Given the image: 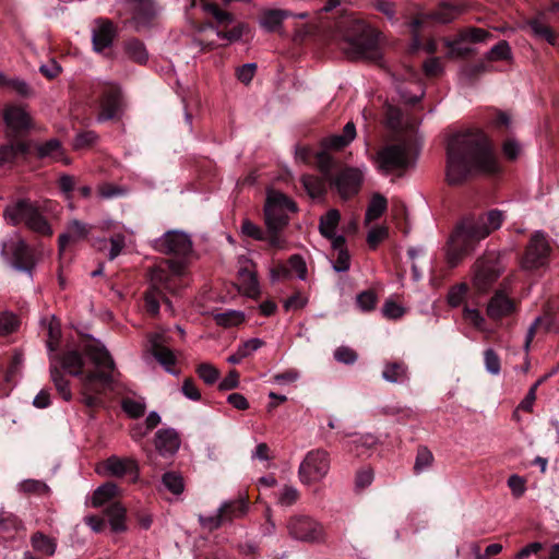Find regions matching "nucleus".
<instances>
[{
  "instance_id": "nucleus-13",
  "label": "nucleus",
  "mask_w": 559,
  "mask_h": 559,
  "mask_svg": "<svg viewBox=\"0 0 559 559\" xmlns=\"http://www.w3.org/2000/svg\"><path fill=\"white\" fill-rule=\"evenodd\" d=\"M491 34L483 28H471L459 32V35L448 41V49L450 53L457 58H468L476 53V50L469 46H463L464 43H484Z\"/></svg>"
},
{
  "instance_id": "nucleus-42",
  "label": "nucleus",
  "mask_w": 559,
  "mask_h": 559,
  "mask_svg": "<svg viewBox=\"0 0 559 559\" xmlns=\"http://www.w3.org/2000/svg\"><path fill=\"white\" fill-rule=\"evenodd\" d=\"M408 380L407 367L403 361L386 362V381L404 384Z\"/></svg>"
},
{
  "instance_id": "nucleus-11",
  "label": "nucleus",
  "mask_w": 559,
  "mask_h": 559,
  "mask_svg": "<svg viewBox=\"0 0 559 559\" xmlns=\"http://www.w3.org/2000/svg\"><path fill=\"white\" fill-rule=\"evenodd\" d=\"M330 469L329 453L317 449L310 451L299 466V477L305 484H311L321 480L326 476Z\"/></svg>"
},
{
  "instance_id": "nucleus-59",
  "label": "nucleus",
  "mask_w": 559,
  "mask_h": 559,
  "mask_svg": "<svg viewBox=\"0 0 559 559\" xmlns=\"http://www.w3.org/2000/svg\"><path fill=\"white\" fill-rule=\"evenodd\" d=\"M241 234L243 236L253 238L255 240H264L265 239V233L262 230V228L249 219L242 221Z\"/></svg>"
},
{
  "instance_id": "nucleus-10",
  "label": "nucleus",
  "mask_w": 559,
  "mask_h": 559,
  "mask_svg": "<svg viewBox=\"0 0 559 559\" xmlns=\"http://www.w3.org/2000/svg\"><path fill=\"white\" fill-rule=\"evenodd\" d=\"M503 272L500 259L495 253H489L475 263L473 285L479 293H486Z\"/></svg>"
},
{
  "instance_id": "nucleus-3",
  "label": "nucleus",
  "mask_w": 559,
  "mask_h": 559,
  "mask_svg": "<svg viewBox=\"0 0 559 559\" xmlns=\"http://www.w3.org/2000/svg\"><path fill=\"white\" fill-rule=\"evenodd\" d=\"M419 154L416 124L404 119L400 107L386 98V175L394 173L401 178L414 167Z\"/></svg>"
},
{
  "instance_id": "nucleus-7",
  "label": "nucleus",
  "mask_w": 559,
  "mask_h": 559,
  "mask_svg": "<svg viewBox=\"0 0 559 559\" xmlns=\"http://www.w3.org/2000/svg\"><path fill=\"white\" fill-rule=\"evenodd\" d=\"M296 203L280 191H269L264 205L265 225L269 230H283L288 222V213L296 212Z\"/></svg>"
},
{
  "instance_id": "nucleus-46",
  "label": "nucleus",
  "mask_w": 559,
  "mask_h": 559,
  "mask_svg": "<svg viewBox=\"0 0 559 559\" xmlns=\"http://www.w3.org/2000/svg\"><path fill=\"white\" fill-rule=\"evenodd\" d=\"M127 193V188L110 182H104L97 187V195L102 200L120 198Z\"/></svg>"
},
{
  "instance_id": "nucleus-6",
  "label": "nucleus",
  "mask_w": 559,
  "mask_h": 559,
  "mask_svg": "<svg viewBox=\"0 0 559 559\" xmlns=\"http://www.w3.org/2000/svg\"><path fill=\"white\" fill-rule=\"evenodd\" d=\"M165 292L173 294L177 292L174 277L160 266L152 269L150 272V288L144 296L145 308L150 314H158L160 300L164 301L167 308L173 312V305L170 300L165 297Z\"/></svg>"
},
{
  "instance_id": "nucleus-5",
  "label": "nucleus",
  "mask_w": 559,
  "mask_h": 559,
  "mask_svg": "<svg viewBox=\"0 0 559 559\" xmlns=\"http://www.w3.org/2000/svg\"><path fill=\"white\" fill-rule=\"evenodd\" d=\"M379 35L371 25L349 15L342 16L335 23L334 37L352 59L377 60L380 57Z\"/></svg>"
},
{
  "instance_id": "nucleus-19",
  "label": "nucleus",
  "mask_w": 559,
  "mask_h": 559,
  "mask_svg": "<svg viewBox=\"0 0 559 559\" xmlns=\"http://www.w3.org/2000/svg\"><path fill=\"white\" fill-rule=\"evenodd\" d=\"M361 181L362 175L358 169L345 168L330 183L335 187L343 200H347L358 193Z\"/></svg>"
},
{
  "instance_id": "nucleus-31",
  "label": "nucleus",
  "mask_w": 559,
  "mask_h": 559,
  "mask_svg": "<svg viewBox=\"0 0 559 559\" xmlns=\"http://www.w3.org/2000/svg\"><path fill=\"white\" fill-rule=\"evenodd\" d=\"M36 152L39 158H51L55 162L69 164V159L63 157L61 143L57 139H51L43 144L36 145Z\"/></svg>"
},
{
  "instance_id": "nucleus-27",
  "label": "nucleus",
  "mask_w": 559,
  "mask_h": 559,
  "mask_svg": "<svg viewBox=\"0 0 559 559\" xmlns=\"http://www.w3.org/2000/svg\"><path fill=\"white\" fill-rule=\"evenodd\" d=\"M32 205L33 202L28 200H19L12 204L7 205L3 211L4 221L12 226L24 223Z\"/></svg>"
},
{
  "instance_id": "nucleus-56",
  "label": "nucleus",
  "mask_w": 559,
  "mask_h": 559,
  "mask_svg": "<svg viewBox=\"0 0 559 559\" xmlns=\"http://www.w3.org/2000/svg\"><path fill=\"white\" fill-rule=\"evenodd\" d=\"M299 499V492L295 487L284 486L278 493L277 501L283 507H290Z\"/></svg>"
},
{
  "instance_id": "nucleus-61",
  "label": "nucleus",
  "mask_w": 559,
  "mask_h": 559,
  "mask_svg": "<svg viewBox=\"0 0 559 559\" xmlns=\"http://www.w3.org/2000/svg\"><path fill=\"white\" fill-rule=\"evenodd\" d=\"M433 455L426 447H420L415 459V472H421L430 466Z\"/></svg>"
},
{
  "instance_id": "nucleus-34",
  "label": "nucleus",
  "mask_w": 559,
  "mask_h": 559,
  "mask_svg": "<svg viewBox=\"0 0 559 559\" xmlns=\"http://www.w3.org/2000/svg\"><path fill=\"white\" fill-rule=\"evenodd\" d=\"M239 289L247 296H255L259 293V284L254 271L247 266L238 271Z\"/></svg>"
},
{
  "instance_id": "nucleus-2",
  "label": "nucleus",
  "mask_w": 559,
  "mask_h": 559,
  "mask_svg": "<svg viewBox=\"0 0 559 559\" xmlns=\"http://www.w3.org/2000/svg\"><path fill=\"white\" fill-rule=\"evenodd\" d=\"M84 354L95 370L83 373L84 359L76 350L66 352L60 357V364L69 374L80 377L82 402L93 408L102 404L100 395L111 386L116 366L109 352L99 343L86 344Z\"/></svg>"
},
{
  "instance_id": "nucleus-18",
  "label": "nucleus",
  "mask_w": 559,
  "mask_h": 559,
  "mask_svg": "<svg viewBox=\"0 0 559 559\" xmlns=\"http://www.w3.org/2000/svg\"><path fill=\"white\" fill-rule=\"evenodd\" d=\"M408 80L395 81V92L399 100L405 106L414 107L425 96V85L415 71H411Z\"/></svg>"
},
{
  "instance_id": "nucleus-8",
  "label": "nucleus",
  "mask_w": 559,
  "mask_h": 559,
  "mask_svg": "<svg viewBox=\"0 0 559 559\" xmlns=\"http://www.w3.org/2000/svg\"><path fill=\"white\" fill-rule=\"evenodd\" d=\"M288 535L298 542L316 544L325 540V532L320 522L306 514H296L287 520Z\"/></svg>"
},
{
  "instance_id": "nucleus-57",
  "label": "nucleus",
  "mask_w": 559,
  "mask_h": 559,
  "mask_svg": "<svg viewBox=\"0 0 559 559\" xmlns=\"http://www.w3.org/2000/svg\"><path fill=\"white\" fill-rule=\"evenodd\" d=\"M407 308L397 302L393 297L386 298V319L399 320L404 317Z\"/></svg>"
},
{
  "instance_id": "nucleus-21",
  "label": "nucleus",
  "mask_w": 559,
  "mask_h": 559,
  "mask_svg": "<svg viewBox=\"0 0 559 559\" xmlns=\"http://www.w3.org/2000/svg\"><path fill=\"white\" fill-rule=\"evenodd\" d=\"M103 471L110 476L123 477L130 475L132 481L139 478V465L132 457H119L112 455L102 464Z\"/></svg>"
},
{
  "instance_id": "nucleus-33",
  "label": "nucleus",
  "mask_w": 559,
  "mask_h": 559,
  "mask_svg": "<svg viewBox=\"0 0 559 559\" xmlns=\"http://www.w3.org/2000/svg\"><path fill=\"white\" fill-rule=\"evenodd\" d=\"M391 221L395 225V228L402 231L403 235L408 234L409 224L406 207L403 201L394 198L391 200Z\"/></svg>"
},
{
  "instance_id": "nucleus-40",
  "label": "nucleus",
  "mask_w": 559,
  "mask_h": 559,
  "mask_svg": "<svg viewBox=\"0 0 559 559\" xmlns=\"http://www.w3.org/2000/svg\"><path fill=\"white\" fill-rule=\"evenodd\" d=\"M49 372L50 379L53 382L59 394L62 396L64 401H70L72 399V393L69 388V381L64 378L58 366L51 362Z\"/></svg>"
},
{
  "instance_id": "nucleus-51",
  "label": "nucleus",
  "mask_w": 559,
  "mask_h": 559,
  "mask_svg": "<svg viewBox=\"0 0 559 559\" xmlns=\"http://www.w3.org/2000/svg\"><path fill=\"white\" fill-rule=\"evenodd\" d=\"M162 480L165 487L174 495H180L185 489L181 475L175 472L165 473Z\"/></svg>"
},
{
  "instance_id": "nucleus-17",
  "label": "nucleus",
  "mask_w": 559,
  "mask_h": 559,
  "mask_svg": "<svg viewBox=\"0 0 559 559\" xmlns=\"http://www.w3.org/2000/svg\"><path fill=\"white\" fill-rule=\"evenodd\" d=\"M10 253L12 254L13 259L12 264L16 270L31 273L35 265V261L28 246L23 239L16 237L9 243H2L1 255L3 258H8Z\"/></svg>"
},
{
  "instance_id": "nucleus-4",
  "label": "nucleus",
  "mask_w": 559,
  "mask_h": 559,
  "mask_svg": "<svg viewBox=\"0 0 559 559\" xmlns=\"http://www.w3.org/2000/svg\"><path fill=\"white\" fill-rule=\"evenodd\" d=\"M503 221V212L497 209L490 210L486 215L464 216L457 223L448 241V266L456 267L464 257L473 252L475 246L481 239L491 231L499 229Z\"/></svg>"
},
{
  "instance_id": "nucleus-20",
  "label": "nucleus",
  "mask_w": 559,
  "mask_h": 559,
  "mask_svg": "<svg viewBox=\"0 0 559 559\" xmlns=\"http://www.w3.org/2000/svg\"><path fill=\"white\" fill-rule=\"evenodd\" d=\"M8 135H17L31 127V117L22 106L8 105L2 111Z\"/></svg>"
},
{
  "instance_id": "nucleus-29",
  "label": "nucleus",
  "mask_w": 559,
  "mask_h": 559,
  "mask_svg": "<svg viewBox=\"0 0 559 559\" xmlns=\"http://www.w3.org/2000/svg\"><path fill=\"white\" fill-rule=\"evenodd\" d=\"M347 440H344L345 449L354 453L356 456L365 455L368 450L376 444V438L371 435H357L350 433L345 436Z\"/></svg>"
},
{
  "instance_id": "nucleus-30",
  "label": "nucleus",
  "mask_w": 559,
  "mask_h": 559,
  "mask_svg": "<svg viewBox=\"0 0 559 559\" xmlns=\"http://www.w3.org/2000/svg\"><path fill=\"white\" fill-rule=\"evenodd\" d=\"M129 10L133 20L136 22H146L156 14V8L153 0H129Z\"/></svg>"
},
{
  "instance_id": "nucleus-43",
  "label": "nucleus",
  "mask_w": 559,
  "mask_h": 559,
  "mask_svg": "<svg viewBox=\"0 0 559 559\" xmlns=\"http://www.w3.org/2000/svg\"><path fill=\"white\" fill-rule=\"evenodd\" d=\"M118 486L114 483H105L99 486L93 493V507H100L118 495Z\"/></svg>"
},
{
  "instance_id": "nucleus-62",
  "label": "nucleus",
  "mask_w": 559,
  "mask_h": 559,
  "mask_svg": "<svg viewBox=\"0 0 559 559\" xmlns=\"http://www.w3.org/2000/svg\"><path fill=\"white\" fill-rule=\"evenodd\" d=\"M357 353L347 346H340L334 352V358L342 364L352 365L357 360Z\"/></svg>"
},
{
  "instance_id": "nucleus-64",
  "label": "nucleus",
  "mask_w": 559,
  "mask_h": 559,
  "mask_svg": "<svg viewBox=\"0 0 559 559\" xmlns=\"http://www.w3.org/2000/svg\"><path fill=\"white\" fill-rule=\"evenodd\" d=\"M48 337L49 340L47 341V347L50 352H53L58 346V341L60 337L59 323L53 318H51L48 323Z\"/></svg>"
},
{
  "instance_id": "nucleus-1",
  "label": "nucleus",
  "mask_w": 559,
  "mask_h": 559,
  "mask_svg": "<svg viewBox=\"0 0 559 559\" xmlns=\"http://www.w3.org/2000/svg\"><path fill=\"white\" fill-rule=\"evenodd\" d=\"M500 169L495 147L479 129L460 131L450 136L447 145V179L461 185L479 174H496Z\"/></svg>"
},
{
  "instance_id": "nucleus-9",
  "label": "nucleus",
  "mask_w": 559,
  "mask_h": 559,
  "mask_svg": "<svg viewBox=\"0 0 559 559\" xmlns=\"http://www.w3.org/2000/svg\"><path fill=\"white\" fill-rule=\"evenodd\" d=\"M247 511L248 502L243 497H240L222 503L214 515H200L199 521L204 528L214 531L225 523L242 518Z\"/></svg>"
},
{
  "instance_id": "nucleus-44",
  "label": "nucleus",
  "mask_w": 559,
  "mask_h": 559,
  "mask_svg": "<svg viewBox=\"0 0 559 559\" xmlns=\"http://www.w3.org/2000/svg\"><path fill=\"white\" fill-rule=\"evenodd\" d=\"M31 542L35 550L40 551L46 556H52L56 551V542L40 532H36L32 536Z\"/></svg>"
},
{
  "instance_id": "nucleus-16",
  "label": "nucleus",
  "mask_w": 559,
  "mask_h": 559,
  "mask_svg": "<svg viewBox=\"0 0 559 559\" xmlns=\"http://www.w3.org/2000/svg\"><path fill=\"white\" fill-rule=\"evenodd\" d=\"M518 310L516 299L506 293V281L500 288H497L493 296L488 301L486 314L493 321H500L513 316Z\"/></svg>"
},
{
  "instance_id": "nucleus-24",
  "label": "nucleus",
  "mask_w": 559,
  "mask_h": 559,
  "mask_svg": "<svg viewBox=\"0 0 559 559\" xmlns=\"http://www.w3.org/2000/svg\"><path fill=\"white\" fill-rule=\"evenodd\" d=\"M154 445L162 456H173L180 448V438L173 428L159 429L155 433Z\"/></svg>"
},
{
  "instance_id": "nucleus-28",
  "label": "nucleus",
  "mask_w": 559,
  "mask_h": 559,
  "mask_svg": "<svg viewBox=\"0 0 559 559\" xmlns=\"http://www.w3.org/2000/svg\"><path fill=\"white\" fill-rule=\"evenodd\" d=\"M24 224L28 229L41 236L50 237L53 234L50 224L34 203L31 211H28Z\"/></svg>"
},
{
  "instance_id": "nucleus-14",
  "label": "nucleus",
  "mask_w": 559,
  "mask_h": 559,
  "mask_svg": "<svg viewBox=\"0 0 559 559\" xmlns=\"http://www.w3.org/2000/svg\"><path fill=\"white\" fill-rule=\"evenodd\" d=\"M155 247L160 253L173 254L179 258H186L192 252L190 236L179 230L165 233L156 240Z\"/></svg>"
},
{
  "instance_id": "nucleus-50",
  "label": "nucleus",
  "mask_w": 559,
  "mask_h": 559,
  "mask_svg": "<svg viewBox=\"0 0 559 559\" xmlns=\"http://www.w3.org/2000/svg\"><path fill=\"white\" fill-rule=\"evenodd\" d=\"M469 292L466 283H460L450 288L448 293V304L451 307H459Z\"/></svg>"
},
{
  "instance_id": "nucleus-63",
  "label": "nucleus",
  "mask_w": 559,
  "mask_h": 559,
  "mask_svg": "<svg viewBox=\"0 0 559 559\" xmlns=\"http://www.w3.org/2000/svg\"><path fill=\"white\" fill-rule=\"evenodd\" d=\"M122 408L132 418H139L145 413V405L134 400L123 401Z\"/></svg>"
},
{
  "instance_id": "nucleus-60",
  "label": "nucleus",
  "mask_w": 559,
  "mask_h": 559,
  "mask_svg": "<svg viewBox=\"0 0 559 559\" xmlns=\"http://www.w3.org/2000/svg\"><path fill=\"white\" fill-rule=\"evenodd\" d=\"M20 489L23 491V492H26V493H47L49 488L48 486L40 481V480H35V479H26L24 481H22L20 484Z\"/></svg>"
},
{
  "instance_id": "nucleus-23",
  "label": "nucleus",
  "mask_w": 559,
  "mask_h": 559,
  "mask_svg": "<svg viewBox=\"0 0 559 559\" xmlns=\"http://www.w3.org/2000/svg\"><path fill=\"white\" fill-rule=\"evenodd\" d=\"M117 35V29L114 23L109 20H97L95 27L92 31L93 48L97 52H102L110 47Z\"/></svg>"
},
{
  "instance_id": "nucleus-58",
  "label": "nucleus",
  "mask_w": 559,
  "mask_h": 559,
  "mask_svg": "<svg viewBox=\"0 0 559 559\" xmlns=\"http://www.w3.org/2000/svg\"><path fill=\"white\" fill-rule=\"evenodd\" d=\"M17 319L13 313H0V334L8 335L14 332L17 328Z\"/></svg>"
},
{
  "instance_id": "nucleus-53",
  "label": "nucleus",
  "mask_w": 559,
  "mask_h": 559,
  "mask_svg": "<svg viewBox=\"0 0 559 559\" xmlns=\"http://www.w3.org/2000/svg\"><path fill=\"white\" fill-rule=\"evenodd\" d=\"M485 368L488 372L498 374L501 370V359L493 348H486L484 352Z\"/></svg>"
},
{
  "instance_id": "nucleus-39",
  "label": "nucleus",
  "mask_w": 559,
  "mask_h": 559,
  "mask_svg": "<svg viewBox=\"0 0 559 559\" xmlns=\"http://www.w3.org/2000/svg\"><path fill=\"white\" fill-rule=\"evenodd\" d=\"M332 248L337 251L336 261L333 264V269L336 272H346L349 270V254L345 249V238L343 236H337L333 238Z\"/></svg>"
},
{
  "instance_id": "nucleus-52",
  "label": "nucleus",
  "mask_w": 559,
  "mask_h": 559,
  "mask_svg": "<svg viewBox=\"0 0 559 559\" xmlns=\"http://www.w3.org/2000/svg\"><path fill=\"white\" fill-rule=\"evenodd\" d=\"M195 371L206 384H214L219 378L218 369L210 362L200 364Z\"/></svg>"
},
{
  "instance_id": "nucleus-36",
  "label": "nucleus",
  "mask_w": 559,
  "mask_h": 559,
  "mask_svg": "<svg viewBox=\"0 0 559 559\" xmlns=\"http://www.w3.org/2000/svg\"><path fill=\"white\" fill-rule=\"evenodd\" d=\"M288 16H290V12L286 10H267L263 12L260 19V25L267 32H275Z\"/></svg>"
},
{
  "instance_id": "nucleus-22",
  "label": "nucleus",
  "mask_w": 559,
  "mask_h": 559,
  "mask_svg": "<svg viewBox=\"0 0 559 559\" xmlns=\"http://www.w3.org/2000/svg\"><path fill=\"white\" fill-rule=\"evenodd\" d=\"M151 353L167 372L176 374L171 367L176 364L174 352L167 346L166 337L162 334L150 336Z\"/></svg>"
},
{
  "instance_id": "nucleus-35",
  "label": "nucleus",
  "mask_w": 559,
  "mask_h": 559,
  "mask_svg": "<svg viewBox=\"0 0 559 559\" xmlns=\"http://www.w3.org/2000/svg\"><path fill=\"white\" fill-rule=\"evenodd\" d=\"M123 50L129 60L139 64H144L148 59L144 44L136 38L124 41Z\"/></svg>"
},
{
  "instance_id": "nucleus-12",
  "label": "nucleus",
  "mask_w": 559,
  "mask_h": 559,
  "mask_svg": "<svg viewBox=\"0 0 559 559\" xmlns=\"http://www.w3.org/2000/svg\"><path fill=\"white\" fill-rule=\"evenodd\" d=\"M550 246L542 233H535L526 247L525 253L521 260L522 267L526 270H537L546 265L550 254Z\"/></svg>"
},
{
  "instance_id": "nucleus-37",
  "label": "nucleus",
  "mask_w": 559,
  "mask_h": 559,
  "mask_svg": "<svg viewBox=\"0 0 559 559\" xmlns=\"http://www.w3.org/2000/svg\"><path fill=\"white\" fill-rule=\"evenodd\" d=\"M341 218V214L337 210H330L324 216L321 217L319 229L323 237L333 241V238H336L335 229L338 225Z\"/></svg>"
},
{
  "instance_id": "nucleus-25",
  "label": "nucleus",
  "mask_w": 559,
  "mask_h": 559,
  "mask_svg": "<svg viewBox=\"0 0 559 559\" xmlns=\"http://www.w3.org/2000/svg\"><path fill=\"white\" fill-rule=\"evenodd\" d=\"M91 231V227L79 221L73 219L68 224L67 233L59 236V250H64L69 242H75L87 237Z\"/></svg>"
},
{
  "instance_id": "nucleus-47",
  "label": "nucleus",
  "mask_w": 559,
  "mask_h": 559,
  "mask_svg": "<svg viewBox=\"0 0 559 559\" xmlns=\"http://www.w3.org/2000/svg\"><path fill=\"white\" fill-rule=\"evenodd\" d=\"M528 26L534 34L545 38L550 45H555L556 34L550 25L540 22L538 19H532L528 21Z\"/></svg>"
},
{
  "instance_id": "nucleus-48",
  "label": "nucleus",
  "mask_w": 559,
  "mask_h": 559,
  "mask_svg": "<svg viewBox=\"0 0 559 559\" xmlns=\"http://www.w3.org/2000/svg\"><path fill=\"white\" fill-rule=\"evenodd\" d=\"M335 159L329 153L320 152L317 154V167L329 181L333 179L332 171L335 168Z\"/></svg>"
},
{
  "instance_id": "nucleus-41",
  "label": "nucleus",
  "mask_w": 559,
  "mask_h": 559,
  "mask_svg": "<svg viewBox=\"0 0 559 559\" xmlns=\"http://www.w3.org/2000/svg\"><path fill=\"white\" fill-rule=\"evenodd\" d=\"M0 86L10 87L22 97L33 95V90L27 82L19 78H8L3 72H0Z\"/></svg>"
},
{
  "instance_id": "nucleus-26",
  "label": "nucleus",
  "mask_w": 559,
  "mask_h": 559,
  "mask_svg": "<svg viewBox=\"0 0 559 559\" xmlns=\"http://www.w3.org/2000/svg\"><path fill=\"white\" fill-rule=\"evenodd\" d=\"M356 136V127L349 121L343 128L341 134H333L324 138L321 142L324 148L342 150L347 146Z\"/></svg>"
},
{
  "instance_id": "nucleus-32",
  "label": "nucleus",
  "mask_w": 559,
  "mask_h": 559,
  "mask_svg": "<svg viewBox=\"0 0 559 559\" xmlns=\"http://www.w3.org/2000/svg\"><path fill=\"white\" fill-rule=\"evenodd\" d=\"M109 524L115 533H121L127 530L126 525V508L120 502H114L105 510Z\"/></svg>"
},
{
  "instance_id": "nucleus-15",
  "label": "nucleus",
  "mask_w": 559,
  "mask_h": 559,
  "mask_svg": "<svg viewBox=\"0 0 559 559\" xmlns=\"http://www.w3.org/2000/svg\"><path fill=\"white\" fill-rule=\"evenodd\" d=\"M123 107L121 88L116 84L107 85L99 102L97 121L119 119L123 114Z\"/></svg>"
},
{
  "instance_id": "nucleus-38",
  "label": "nucleus",
  "mask_w": 559,
  "mask_h": 559,
  "mask_svg": "<svg viewBox=\"0 0 559 559\" xmlns=\"http://www.w3.org/2000/svg\"><path fill=\"white\" fill-rule=\"evenodd\" d=\"M325 181L328 180L324 177L319 178L313 175H304L300 178L304 189L312 199L321 198L325 193Z\"/></svg>"
},
{
  "instance_id": "nucleus-49",
  "label": "nucleus",
  "mask_w": 559,
  "mask_h": 559,
  "mask_svg": "<svg viewBox=\"0 0 559 559\" xmlns=\"http://www.w3.org/2000/svg\"><path fill=\"white\" fill-rule=\"evenodd\" d=\"M511 57V47L506 39L497 43L486 55V59L489 61L509 60Z\"/></svg>"
},
{
  "instance_id": "nucleus-45",
  "label": "nucleus",
  "mask_w": 559,
  "mask_h": 559,
  "mask_svg": "<svg viewBox=\"0 0 559 559\" xmlns=\"http://www.w3.org/2000/svg\"><path fill=\"white\" fill-rule=\"evenodd\" d=\"M384 214V198L380 193H376L366 211L365 224L369 225L371 222L380 218Z\"/></svg>"
},
{
  "instance_id": "nucleus-54",
  "label": "nucleus",
  "mask_w": 559,
  "mask_h": 559,
  "mask_svg": "<svg viewBox=\"0 0 559 559\" xmlns=\"http://www.w3.org/2000/svg\"><path fill=\"white\" fill-rule=\"evenodd\" d=\"M215 321L222 326L238 325L243 321V314L239 311H227L215 316Z\"/></svg>"
},
{
  "instance_id": "nucleus-55",
  "label": "nucleus",
  "mask_w": 559,
  "mask_h": 559,
  "mask_svg": "<svg viewBox=\"0 0 559 559\" xmlns=\"http://www.w3.org/2000/svg\"><path fill=\"white\" fill-rule=\"evenodd\" d=\"M205 11L210 13L219 24L227 25L234 21L231 13L219 9L215 3L205 4Z\"/></svg>"
}]
</instances>
